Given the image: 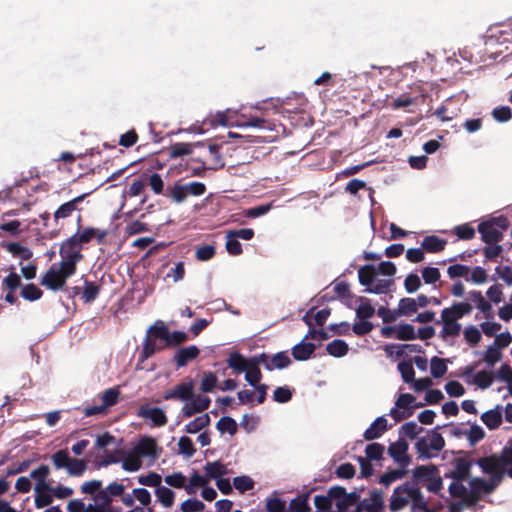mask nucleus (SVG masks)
<instances>
[{
	"instance_id": "nucleus-41",
	"label": "nucleus",
	"mask_w": 512,
	"mask_h": 512,
	"mask_svg": "<svg viewBox=\"0 0 512 512\" xmlns=\"http://www.w3.org/2000/svg\"><path fill=\"white\" fill-rule=\"evenodd\" d=\"M423 431V428L419 426L415 421H409L403 424L399 430L400 437H408L414 439Z\"/></svg>"
},
{
	"instance_id": "nucleus-5",
	"label": "nucleus",
	"mask_w": 512,
	"mask_h": 512,
	"mask_svg": "<svg viewBox=\"0 0 512 512\" xmlns=\"http://www.w3.org/2000/svg\"><path fill=\"white\" fill-rule=\"evenodd\" d=\"M68 271V266L63 263H53L41 277L40 283L51 291L64 290L67 279L75 274V272Z\"/></svg>"
},
{
	"instance_id": "nucleus-45",
	"label": "nucleus",
	"mask_w": 512,
	"mask_h": 512,
	"mask_svg": "<svg viewBox=\"0 0 512 512\" xmlns=\"http://www.w3.org/2000/svg\"><path fill=\"white\" fill-rule=\"evenodd\" d=\"M416 300L414 298H402L399 301L398 312L402 316H410L416 313Z\"/></svg>"
},
{
	"instance_id": "nucleus-13",
	"label": "nucleus",
	"mask_w": 512,
	"mask_h": 512,
	"mask_svg": "<svg viewBox=\"0 0 512 512\" xmlns=\"http://www.w3.org/2000/svg\"><path fill=\"white\" fill-rule=\"evenodd\" d=\"M194 381L189 379L186 382L177 384L172 389L166 391L163 398L164 400H179L188 402L193 398Z\"/></svg>"
},
{
	"instance_id": "nucleus-15",
	"label": "nucleus",
	"mask_w": 512,
	"mask_h": 512,
	"mask_svg": "<svg viewBox=\"0 0 512 512\" xmlns=\"http://www.w3.org/2000/svg\"><path fill=\"white\" fill-rule=\"evenodd\" d=\"M438 469L435 465H419L412 470V477L408 482H413L416 487L422 489L424 485L436 474Z\"/></svg>"
},
{
	"instance_id": "nucleus-14",
	"label": "nucleus",
	"mask_w": 512,
	"mask_h": 512,
	"mask_svg": "<svg viewBox=\"0 0 512 512\" xmlns=\"http://www.w3.org/2000/svg\"><path fill=\"white\" fill-rule=\"evenodd\" d=\"M257 359L268 371L284 369L291 364V359L286 351L278 352L272 356L261 353L257 355Z\"/></svg>"
},
{
	"instance_id": "nucleus-60",
	"label": "nucleus",
	"mask_w": 512,
	"mask_h": 512,
	"mask_svg": "<svg viewBox=\"0 0 512 512\" xmlns=\"http://www.w3.org/2000/svg\"><path fill=\"white\" fill-rule=\"evenodd\" d=\"M162 477L155 472H150L145 476H140L138 482L141 485L148 487H155L156 489L161 485Z\"/></svg>"
},
{
	"instance_id": "nucleus-31",
	"label": "nucleus",
	"mask_w": 512,
	"mask_h": 512,
	"mask_svg": "<svg viewBox=\"0 0 512 512\" xmlns=\"http://www.w3.org/2000/svg\"><path fill=\"white\" fill-rule=\"evenodd\" d=\"M204 470L206 472V477L208 479L217 480L221 478V476L225 475L227 472L226 466L220 463L219 461L208 462L205 465Z\"/></svg>"
},
{
	"instance_id": "nucleus-32",
	"label": "nucleus",
	"mask_w": 512,
	"mask_h": 512,
	"mask_svg": "<svg viewBox=\"0 0 512 512\" xmlns=\"http://www.w3.org/2000/svg\"><path fill=\"white\" fill-rule=\"evenodd\" d=\"M141 466V457H139L133 450L129 451L127 456L122 460V468L128 472L138 471Z\"/></svg>"
},
{
	"instance_id": "nucleus-7",
	"label": "nucleus",
	"mask_w": 512,
	"mask_h": 512,
	"mask_svg": "<svg viewBox=\"0 0 512 512\" xmlns=\"http://www.w3.org/2000/svg\"><path fill=\"white\" fill-rule=\"evenodd\" d=\"M81 249L82 247L76 241L75 236H71L62 242L59 251L62 258L60 262L68 266V272H76V265L83 258Z\"/></svg>"
},
{
	"instance_id": "nucleus-53",
	"label": "nucleus",
	"mask_w": 512,
	"mask_h": 512,
	"mask_svg": "<svg viewBox=\"0 0 512 512\" xmlns=\"http://www.w3.org/2000/svg\"><path fill=\"white\" fill-rule=\"evenodd\" d=\"M493 383L491 374L485 370L479 371L474 375L473 384L481 389L489 388Z\"/></svg>"
},
{
	"instance_id": "nucleus-29",
	"label": "nucleus",
	"mask_w": 512,
	"mask_h": 512,
	"mask_svg": "<svg viewBox=\"0 0 512 512\" xmlns=\"http://www.w3.org/2000/svg\"><path fill=\"white\" fill-rule=\"evenodd\" d=\"M152 333L147 332V336L144 339L143 349H142V357L143 359H147L151 357L154 353L165 349L164 344H157L156 340Z\"/></svg>"
},
{
	"instance_id": "nucleus-28",
	"label": "nucleus",
	"mask_w": 512,
	"mask_h": 512,
	"mask_svg": "<svg viewBox=\"0 0 512 512\" xmlns=\"http://www.w3.org/2000/svg\"><path fill=\"white\" fill-rule=\"evenodd\" d=\"M210 422V416L207 413L202 414L186 424L184 431L189 434L198 433L204 428L208 427Z\"/></svg>"
},
{
	"instance_id": "nucleus-21",
	"label": "nucleus",
	"mask_w": 512,
	"mask_h": 512,
	"mask_svg": "<svg viewBox=\"0 0 512 512\" xmlns=\"http://www.w3.org/2000/svg\"><path fill=\"white\" fill-rule=\"evenodd\" d=\"M132 450L141 458H155L157 456L156 441L153 438L147 436L142 437Z\"/></svg>"
},
{
	"instance_id": "nucleus-18",
	"label": "nucleus",
	"mask_w": 512,
	"mask_h": 512,
	"mask_svg": "<svg viewBox=\"0 0 512 512\" xmlns=\"http://www.w3.org/2000/svg\"><path fill=\"white\" fill-rule=\"evenodd\" d=\"M388 421L385 416L376 418L371 425L364 431L366 440H374L380 438L389 428Z\"/></svg>"
},
{
	"instance_id": "nucleus-3",
	"label": "nucleus",
	"mask_w": 512,
	"mask_h": 512,
	"mask_svg": "<svg viewBox=\"0 0 512 512\" xmlns=\"http://www.w3.org/2000/svg\"><path fill=\"white\" fill-rule=\"evenodd\" d=\"M508 454L506 450H502L501 454H493L491 456L479 458L475 464L478 465L481 471L490 475V478L501 481L504 473L508 474Z\"/></svg>"
},
{
	"instance_id": "nucleus-34",
	"label": "nucleus",
	"mask_w": 512,
	"mask_h": 512,
	"mask_svg": "<svg viewBox=\"0 0 512 512\" xmlns=\"http://www.w3.org/2000/svg\"><path fill=\"white\" fill-rule=\"evenodd\" d=\"M228 366L237 372H243L250 365V359L246 360L240 353H231L228 360Z\"/></svg>"
},
{
	"instance_id": "nucleus-23",
	"label": "nucleus",
	"mask_w": 512,
	"mask_h": 512,
	"mask_svg": "<svg viewBox=\"0 0 512 512\" xmlns=\"http://www.w3.org/2000/svg\"><path fill=\"white\" fill-rule=\"evenodd\" d=\"M503 419V409L500 405L490 409L481 415L482 422L490 429L498 428Z\"/></svg>"
},
{
	"instance_id": "nucleus-50",
	"label": "nucleus",
	"mask_w": 512,
	"mask_h": 512,
	"mask_svg": "<svg viewBox=\"0 0 512 512\" xmlns=\"http://www.w3.org/2000/svg\"><path fill=\"white\" fill-rule=\"evenodd\" d=\"M42 290L35 284H27L21 289V297L28 301H35L42 297Z\"/></svg>"
},
{
	"instance_id": "nucleus-43",
	"label": "nucleus",
	"mask_w": 512,
	"mask_h": 512,
	"mask_svg": "<svg viewBox=\"0 0 512 512\" xmlns=\"http://www.w3.org/2000/svg\"><path fill=\"white\" fill-rule=\"evenodd\" d=\"M384 451L385 446L381 443L374 442L368 444L365 448L366 459L370 461H379L382 459Z\"/></svg>"
},
{
	"instance_id": "nucleus-6",
	"label": "nucleus",
	"mask_w": 512,
	"mask_h": 512,
	"mask_svg": "<svg viewBox=\"0 0 512 512\" xmlns=\"http://www.w3.org/2000/svg\"><path fill=\"white\" fill-rule=\"evenodd\" d=\"M148 333H152L154 338L163 341L165 348L169 346H177L188 340V334L183 331L170 332L166 324L162 320H157L148 329Z\"/></svg>"
},
{
	"instance_id": "nucleus-37",
	"label": "nucleus",
	"mask_w": 512,
	"mask_h": 512,
	"mask_svg": "<svg viewBox=\"0 0 512 512\" xmlns=\"http://www.w3.org/2000/svg\"><path fill=\"white\" fill-rule=\"evenodd\" d=\"M158 501L165 507H171L174 503L175 493L173 490L166 486H159L155 490Z\"/></svg>"
},
{
	"instance_id": "nucleus-64",
	"label": "nucleus",
	"mask_w": 512,
	"mask_h": 512,
	"mask_svg": "<svg viewBox=\"0 0 512 512\" xmlns=\"http://www.w3.org/2000/svg\"><path fill=\"white\" fill-rule=\"evenodd\" d=\"M501 359V352L498 347L491 345L487 348L484 353L483 360L487 363L488 366L492 367L496 362Z\"/></svg>"
},
{
	"instance_id": "nucleus-42",
	"label": "nucleus",
	"mask_w": 512,
	"mask_h": 512,
	"mask_svg": "<svg viewBox=\"0 0 512 512\" xmlns=\"http://www.w3.org/2000/svg\"><path fill=\"white\" fill-rule=\"evenodd\" d=\"M358 279L361 285L369 288L374 283L373 265H364L358 270Z\"/></svg>"
},
{
	"instance_id": "nucleus-51",
	"label": "nucleus",
	"mask_w": 512,
	"mask_h": 512,
	"mask_svg": "<svg viewBox=\"0 0 512 512\" xmlns=\"http://www.w3.org/2000/svg\"><path fill=\"white\" fill-rule=\"evenodd\" d=\"M396 338L399 340H414L417 337L411 324H400L396 329Z\"/></svg>"
},
{
	"instance_id": "nucleus-25",
	"label": "nucleus",
	"mask_w": 512,
	"mask_h": 512,
	"mask_svg": "<svg viewBox=\"0 0 512 512\" xmlns=\"http://www.w3.org/2000/svg\"><path fill=\"white\" fill-rule=\"evenodd\" d=\"M261 362L258 361L257 356L250 358L249 367L244 370L245 371V380L253 387L259 385L260 380L262 379V373L258 367Z\"/></svg>"
},
{
	"instance_id": "nucleus-33",
	"label": "nucleus",
	"mask_w": 512,
	"mask_h": 512,
	"mask_svg": "<svg viewBox=\"0 0 512 512\" xmlns=\"http://www.w3.org/2000/svg\"><path fill=\"white\" fill-rule=\"evenodd\" d=\"M326 351L333 357H343L348 353V344L344 340L335 339L327 345Z\"/></svg>"
},
{
	"instance_id": "nucleus-59",
	"label": "nucleus",
	"mask_w": 512,
	"mask_h": 512,
	"mask_svg": "<svg viewBox=\"0 0 512 512\" xmlns=\"http://www.w3.org/2000/svg\"><path fill=\"white\" fill-rule=\"evenodd\" d=\"M204 508V503L198 499H187L180 506L181 512H202Z\"/></svg>"
},
{
	"instance_id": "nucleus-48",
	"label": "nucleus",
	"mask_w": 512,
	"mask_h": 512,
	"mask_svg": "<svg viewBox=\"0 0 512 512\" xmlns=\"http://www.w3.org/2000/svg\"><path fill=\"white\" fill-rule=\"evenodd\" d=\"M392 284L393 281L390 279H382L377 281L374 280V283L369 288H366L365 292L373 294H386L390 290Z\"/></svg>"
},
{
	"instance_id": "nucleus-47",
	"label": "nucleus",
	"mask_w": 512,
	"mask_h": 512,
	"mask_svg": "<svg viewBox=\"0 0 512 512\" xmlns=\"http://www.w3.org/2000/svg\"><path fill=\"white\" fill-rule=\"evenodd\" d=\"M187 188L185 185L180 184L179 182L175 183L173 186L168 188L169 196L176 202V203H182L186 200L188 194H187Z\"/></svg>"
},
{
	"instance_id": "nucleus-9",
	"label": "nucleus",
	"mask_w": 512,
	"mask_h": 512,
	"mask_svg": "<svg viewBox=\"0 0 512 512\" xmlns=\"http://www.w3.org/2000/svg\"><path fill=\"white\" fill-rule=\"evenodd\" d=\"M500 482L497 479L490 478L489 480L474 477L468 481L470 488L469 491V505H474L483 494L492 493Z\"/></svg>"
},
{
	"instance_id": "nucleus-35",
	"label": "nucleus",
	"mask_w": 512,
	"mask_h": 512,
	"mask_svg": "<svg viewBox=\"0 0 512 512\" xmlns=\"http://www.w3.org/2000/svg\"><path fill=\"white\" fill-rule=\"evenodd\" d=\"M99 292H100L99 285H97L94 282L85 280L81 298L85 303H91L98 297Z\"/></svg>"
},
{
	"instance_id": "nucleus-12",
	"label": "nucleus",
	"mask_w": 512,
	"mask_h": 512,
	"mask_svg": "<svg viewBox=\"0 0 512 512\" xmlns=\"http://www.w3.org/2000/svg\"><path fill=\"white\" fill-rule=\"evenodd\" d=\"M137 416L151 421L154 427H163L167 424L168 418L159 407H151L148 404L141 405L138 409Z\"/></svg>"
},
{
	"instance_id": "nucleus-52",
	"label": "nucleus",
	"mask_w": 512,
	"mask_h": 512,
	"mask_svg": "<svg viewBox=\"0 0 512 512\" xmlns=\"http://www.w3.org/2000/svg\"><path fill=\"white\" fill-rule=\"evenodd\" d=\"M178 448L179 453L185 456L186 458L192 457L196 452L192 440L187 436L180 437L178 441Z\"/></svg>"
},
{
	"instance_id": "nucleus-8",
	"label": "nucleus",
	"mask_w": 512,
	"mask_h": 512,
	"mask_svg": "<svg viewBox=\"0 0 512 512\" xmlns=\"http://www.w3.org/2000/svg\"><path fill=\"white\" fill-rule=\"evenodd\" d=\"M507 227V220L503 217H499L491 221L480 223L478 225V231L485 243L493 244L502 240L503 235L501 230H505Z\"/></svg>"
},
{
	"instance_id": "nucleus-39",
	"label": "nucleus",
	"mask_w": 512,
	"mask_h": 512,
	"mask_svg": "<svg viewBox=\"0 0 512 512\" xmlns=\"http://www.w3.org/2000/svg\"><path fill=\"white\" fill-rule=\"evenodd\" d=\"M360 305L356 309V316L360 320H367L373 317L375 313L374 307L367 298H360Z\"/></svg>"
},
{
	"instance_id": "nucleus-36",
	"label": "nucleus",
	"mask_w": 512,
	"mask_h": 512,
	"mask_svg": "<svg viewBox=\"0 0 512 512\" xmlns=\"http://www.w3.org/2000/svg\"><path fill=\"white\" fill-rule=\"evenodd\" d=\"M208 482L209 479L206 476L200 475L197 471H194L190 477L189 483L185 486V491L187 494H194L196 488L204 487Z\"/></svg>"
},
{
	"instance_id": "nucleus-24",
	"label": "nucleus",
	"mask_w": 512,
	"mask_h": 512,
	"mask_svg": "<svg viewBox=\"0 0 512 512\" xmlns=\"http://www.w3.org/2000/svg\"><path fill=\"white\" fill-rule=\"evenodd\" d=\"M305 340L306 339L304 338V340L292 348V356L297 361H305L309 359L316 349L315 344L311 342H305Z\"/></svg>"
},
{
	"instance_id": "nucleus-62",
	"label": "nucleus",
	"mask_w": 512,
	"mask_h": 512,
	"mask_svg": "<svg viewBox=\"0 0 512 512\" xmlns=\"http://www.w3.org/2000/svg\"><path fill=\"white\" fill-rule=\"evenodd\" d=\"M485 436L483 428L477 424L471 425L467 430V439L471 445H475L477 442L482 440Z\"/></svg>"
},
{
	"instance_id": "nucleus-4",
	"label": "nucleus",
	"mask_w": 512,
	"mask_h": 512,
	"mask_svg": "<svg viewBox=\"0 0 512 512\" xmlns=\"http://www.w3.org/2000/svg\"><path fill=\"white\" fill-rule=\"evenodd\" d=\"M51 461L55 469H65L72 477L82 476L87 469V462L83 459L72 458L66 449H61L51 455Z\"/></svg>"
},
{
	"instance_id": "nucleus-10",
	"label": "nucleus",
	"mask_w": 512,
	"mask_h": 512,
	"mask_svg": "<svg viewBox=\"0 0 512 512\" xmlns=\"http://www.w3.org/2000/svg\"><path fill=\"white\" fill-rule=\"evenodd\" d=\"M415 401V397L409 393L400 394L395 405L390 409L389 416H391L395 422L402 421L412 416L414 408L412 403Z\"/></svg>"
},
{
	"instance_id": "nucleus-26",
	"label": "nucleus",
	"mask_w": 512,
	"mask_h": 512,
	"mask_svg": "<svg viewBox=\"0 0 512 512\" xmlns=\"http://www.w3.org/2000/svg\"><path fill=\"white\" fill-rule=\"evenodd\" d=\"M466 480H452L450 483L448 490L451 496L453 497H460L464 498L463 502L467 505H469V491L470 488H468L465 485Z\"/></svg>"
},
{
	"instance_id": "nucleus-55",
	"label": "nucleus",
	"mask_w": 512,
	"mask_h": 512,
	"mask_svg": "<svg viewBox=\"0 0 512 512\" xmlns=\"http://www.w3.org/2000/svg\"><path fill=\"white\" fill-rule=\"evenodd\" d=\"M120 392L117 388H109L105 390L102 394L101 400L102 405L107 409L110 406H113L117 403Z\"/></svg>"
},
{
	"instance_id": "nucleus-1",
	"label": "nucleus",
	"mask_w": 512,
	"mask_h": 512,
	"mask_svg": "<svg viewBox=\"0 0 512 512\" xmlns=\"http://www.w3.org/2000/svg\"><path fill=\"white\" fill-rule=\"evenodd\" d=\"M408 505L411 507V512H431L422 490L413 482L406 481L394 489L390 497L389 510L398 512Z\"/></svg>"
},
{
	"instance_id": "nucleus-16",
	"label": "nucleus",
	"mask_w": 512,
	"mask_h": 512,
	"mask_svg": "<svg viewBox=\"0 0 512 512\" xmlns=\"http://www.w3.org/2000/svg\"><path fill=\"white\" fill-rule=\"evenodd\" d=\"M474 462L468 458H457L454 461L453 468L445 474L446 478L451 480H468L471 467Z\"/></svg>"
},
{
	"instance_id": "nucleus-27",
	"label": "nucleus",
	"mask_w": 512,
	"mask_h": 512,
	"mask_svg": "<svg viewBox=\"0 0 512 512\" xmlns=\"http://www.w3.org/2000/svg\"><path fill=\"white\" fill-rule=\"evenodd\" d=\"M1 246L13 256L20 257L23 260H28L33 255L32 251L28 247L17 242L2 243Z\"/></svg>"
},
{
	"instance_id": "nucleus-56",
	"label": "nucleus",
	"mask_w": 512,
	"mask_h": 512,
	"mask_svg": "<svg viewBox=\"0 0 512 512\" xmlns=\"http://www.w3.org/2000/svg\"><path fill=\"white\" fill-rule=\"evenodd\" d=\"M50 475V467L48 465H40L36 469H33L30 472V478L34 480L35 483L48 481V477Z\"/></svg>"
},
{
	"instance_id": "nucleus-58",
	"label": "nucleus",
	"mask_w": 512,
	"mask_h": 512,
	"mask_svg": "<svg viewBox=\"0 0 512 512\" xmlns=\"http://www.w3.org/2000/svg\"><path fill=\"white\" fill-rule=\"evenodd\" d=\"M234 487L241 493L253 489L254 482L249 476H237L233 479Z\"/></svg>"
},
{
	"instance_id": "nucleus-44",
	"label": "nucleus",
	"mask_w": 512,
	"mask_h": 512,
	"mask_svg": "<svg viewBox=\"0 0 512 512\" xmlns=\"http://www.w3.org/2000/svg\"><path fill=\"white\" fill-rule=\"evenodd\" d=\"M208 155L210 157V165L208 166V169L216 170L224 166L218 145L210 144L208 146Z\"/></svg>"
},
{
	"instance_id": "nucleus-54",
	"label": "nucleus",
	"mask_w": 512,
	"mask_h": 512,
	"mask_svg": "<svg viewBox=\"0 0 512 512\" xmlns=\"http://www.w3.org/2000/svg\"><path fill=\"white\" fill-rule=\"evenodd\" d=\"M226 250L230 255L237 256L242 253V245L239 240L229 231L226 235Z\"/></svg>"
},
{
	"instance_id": "nucleus-49",
	"label": "nucleus",
	"mask_w": 512,
	"mask_h": 512,
	"mask_svg": "<svg viewBox=\"0 0 512 512\" xmlns=\"http://www.w3.org/2000/svg\"><path fill=\"white\" fill-rule=\"evenodd\" d=\"M447 372L445 361L439 357L434 356L430 362V373L434 378H440Z\"/></svg>"
},
{
	"instance_id": "nucleus-19",
	"label": "nucleus",
	"mask_w": 512,
	"mask_h": 512,
	"mask_svg": "<svg viewBox=\"0 0 512 512\" xmlns=\"http://www.w3.org/2000/svg\"><path fill=\"white\" fill-rule=\"evenodd\" d=\"M330 498L334 499L337 512H348L352 502L346 497V490L343 487L335 486L329 489Z\"/></svg>"
},
{
	"instance_id": "nucleus-20",
	"label": "nucleus",
	"mask_w": 512,
	"mask_h": 512,
	"mask_svg": "<svg viewBox=\"0 0 512 512\" xmlns=\"http://www.w3.org/2000/svg\"><path fill=\"white\" fill-rule=\"evenodd\" d=\"M200 353L197 346L191 345L178 349L174 355V361L177 367H184L190 361L196 359Z\"/></svg>"
},
{
	"instance_id": "nucleus-30",
	"label": "nucleus",
	"mask_w": 512,
	"mask_h": 512,
	"mask_svg": "<svg viewBox=\"0 0 512 512\" xmlns=\"http://www.w3.org/2000/svg\"><path fill=\"white\" fill-rule=\"evenodd\" d=\"M408 473V470L405 468H398V469H392L389 471H386L383 475L379 478V483L388 487L392 483L396 482L397 480H400L406 476Z\"/></svg>"
},
{
	"instance_id": "nucleus-11",
	"label": "nucleus",
	"mask_w": 512,
	"mask_h": 512,
	"mask_svg": "<svg viewBox=\"0 0 512 512\" xmlns=\"http://www.w3.org/2000/svg\"><path fill=\"white\" fill-rule=\"evenodd\" d=\"M408 450V442L404 438L399 437L397 441L389 445L387 452L400 468L407 469L411 463V457L408 454Z\"/></svg>"
},
{
	"instance_id": "nucleus-61",
	"label": "nucleus",
	"mask_w": 512,
	"mask_h": 512,
	"mask_svg": "<svg viewBox=\"0 0 512 512\" xmlns=\"http://www.w3.org/2000/svg\"><path fill=\"white\" fill-rule=\"evenodd\" d=\"M97 229L92 227H86L82 230V232H77L72 236H75L76 241L82 247L84 244H87L96 236Z\"/></svg>"
},
{
	"instance_id": "nucleus-40",
	"label": "nucleus",
	"mask_w": 512,
	"mask_h": 512,
	"mask_svg": "<svg viewBox=\"0 0 512 512\" xmlns=\"http://www.w3.org/2000/svg\"><path fill=\"white\" fill-rule=\"evenodd\" d=\"M216 428L222 434L227 432L230 435H234L237 431V423L233 418L223 416L217 422Z\"/></svg>"
},
{
	"instance_id": "nucleus-17",
	"label": "nucleus",
	"mask_w": 512,
	"mask_h": 512,
	"mask_svg": "<svg viewBox=\"0 0 512 512\" xmlns=\"http://www.w3.org/2000/svg\"><path fill=\"white\" fill-rule=\"evenodd\" d=\"M358 507L362 512H382L384 507L383 493L379 490H372L370 497L360 501Z\"/></svg>"
},
{
	"instance_id": "nucleus-57",
	"label": "nucleus",
	"mask_w": 512,
	"mask_h": 512,
	"mask_svg": "<svg viewBox=\"0 0 512 512\" xmlns=\"http://www.w3.org/2000/svg\"><path fill=\"white\" fill-rule=\"evenodd\" d=\"M217 384V377L212 372H204L202 381H201V391L202 392H212Z\"/></svg>"
},
{
	"instance_id": "nucleus-2",
	"label": "nucleus",
	"mask_w": 512,
	"mask_h": 512,
	"mask_svg": "<svg viewBox=\"0 0 512 512\" xmlns=\"http://www.w3.org/2000/svg\"><path fill=\"white\" fill-rule=\"evenodd\" d=\"M439 427L420 437L415 443V449L420 460H428L438 456L445 446V440L437 431Z\"/></svg>"
},
{
	"instance_id": "nucleus-22",
	"label": "nucleus",
	"mask_w": 512,
	"mask_h": 512,
	"mask_svg": "<svg viewBox=\"0 0 512 512\" xmlns=\"http://www.w3.org/2000/svg\"><path fill=\"white\" fill-rule=\"evenodd\" d=\"M85 196L86 194L79 195L72 200L60 205L59 208L54 212V220L58 221L59 219L70 217L72 213L77 210L78 204L84 200Z\"/></svg>"
},
{
	"instance_id": "nucleus-46",
	"label": "nucleus",
	"mask_w": 512,
	"mask_h": 512,
	"mask_svg": "<svg viewBox=\"0 0 512 512\" xmlns=\"http://www.w3.org/2000/svg\"><path fill=\"white\" fill-rule=\"evenodd\" d=\"M397 368L405 383H412L414 381L415 371L411 361H401L398 363Z\"/></svg>"
},
{
	"instance_id": "nucleus-38",
	"label": "nucleus",
	"mask_w": 512,
	"mask_h": 512,
	"mask_svg": "<svg viewBox=\"0 0 512 512\" xmlns=\"http://www.w3.org/2000/svg\"><path fill=\"white\" fill-rule=\"evenodd\" d=\"M446 241L437 236H426L422 241L423 248L428 252H439L445 247Z\"/></svg>"
},
{
	"instance_id": "nucleus-63",
	"label": "nucleus",
	"mask_w": 512,
	"mask_h": 512,
	"mask_svg": "<svg viewBox=\"0 0 512 512\" xmlns=\"http://www.w3.org/2000/svg\"><path fill=\"white\" fill-rule=\"evenodd\" d=\"M289 509L291 512H308L310 510L308 496L293 499L290 502Z\"/></svg>"
}]
</instances>
